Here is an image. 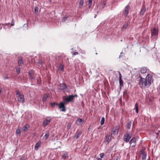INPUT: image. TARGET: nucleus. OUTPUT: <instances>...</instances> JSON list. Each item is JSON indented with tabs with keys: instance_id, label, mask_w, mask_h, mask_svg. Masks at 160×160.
I'll use <instances>...</instances> for the list:
<instances>
[{
	"instance_id": "1",
	"label": "nucleus",
	"mask_w": 160,
	"mask_h": 160,
	"mask_svg": "<svg viewBox=\"0 0 160 160\" xmlns=\"http://www.w3.org/2000/svg\"><path fill=\"white\" fill-rule=\"evenodd\" d=\"M140 79L139 80V85L141 88L145 87L146 86H149L151 84V76L148 74L146 77L145 79L142 78L141 75H139Z\"/></svg>"
},
{
	"instance_id": "2",
	"label": "nucleus",
	"mask_w": 160,
	"mask_h": 160,
	"mask_svg": "<svg viewBox=\"0 0 160 160\" xmlns=\"http://www.w3.org/2000/svg\"><path fill=\"white\" fill-rule=\"evenodd\" d=\"M64 101L63 102H60L58 104V108L61 111L64 112L66 111L65 105L68 103L69 101Z\"/></svg>"
},
{
	"instance_id": "3",
	"label": "nucleus",
	"mask_w": 160,
	"mask_h": 160,
	"mask_svg": "<svg viewBox=\"0 0 160 160\" xmlns=\"http://www.w3.org/2000/svg\"><path fill=\"white\" fill-rule=\"evenodd\" d=\"M58 88L60 90H63L64 91L68 89L67 84L65 83H60L58 86Z\"/></svg>"
},
{
	"instance_id": "4",
	"label": "nucleus",
	"mask_w": 160,
	"mask_h": 160,
	"mask_svg": "<svg viewBox=\"0 0 160 160\" xmlns=\"http://www.w3.org/2000/svg\"><path fill=\"white\" fill-rule=\"evenodd\" d=\"M131 137V135L129 133H126L123 137V140L124 141L128 142Z\"/></svg>"
},
{
	"instance_id": "5",
	"label": "nucleus",
	"mask_w": 160,
	"mask_h": 160,
	"mask_svg": "<svg viewBox=\"0 0 160 160\" xmlns=\"http://www.w3.org/2000/svg\"><path fill=\"white\" fill-rule=\"evenodd\" d=\"M77 97V95H69L67 96H63V100H73L74 98Z\"/></svg>"
},
{
	"instance_id": "6",
	"label": "nucleus",
	"mask_w": 160,
	"mask_h": 160,
	"mask_svg": "<svg viewBox=\"0 0 160 160\" xmlns=\"http://www.w3.org/2000/svg\"><path fill=\"white\" fill-rule=\"evenodd\" d=\"M16 93L18 100H24V95L23 94H21L20 92L18 90L16 91Z\"/></svg>"
},
{
	"instance_id": "7",
	"label": "nucleus",
	"mask_w": 160,
	"mask_h": 160,
	"mask_svg": "<svg viewBox=\"0 0 160 160\" xmlns=\"http://www.w3.org/2000/svg\"><path fill=\"white\" fill-rule=\"evenodd\" d=\"M158 30L157 28H154L151 31V35L152 36H156L158 35Z\"/></svg>"
},
{
	"instance_id": "8",
	"label": "nucleus",
	"mask_w": 160,
	"mask_h": 160,
	"mask_svg": "<svg viewBox=\"0 0 160 160\" xmlns=\"http://www.w3.org/2000/svg\"><path fill=\"white\" fill-rule=\"evenodd\" d=\"M50 119H49V118H46L43 122V127H45L50 122Z\"/></svg>"
},
{
	"instance_id": "9",
	"label": "nucleus",
	"mask_w": 160,
	"mask_h": 160,
	"mask_svg": "<svg viewBox=\"0 0 160 160\" xmlns=\"http://www.w3.org/2000/svg\"><path fill=\"white\" fill-rule=\"evenodd\" d=\"M119 75V83L120 85L122 86L123 85V81L122 79V75L120 72H118Z\"/></svg>"
},
{
	"instance_id": "10",
	"label": "nucleus",
	"mask_w": 160,
	"mask_h": 160,
	"mask_svg": "<svg viewBox=\"0 0 160 160\" xmlns=\"http://www.w3.org/2000/svg\"><path fill=\"white\" fill-rule=\"evenodd\" d=\"M34 73V71L33 70H30L28 72V74L30 77V79L31 80L33 79L34 78L32 76V74Z\"/></svg>"
},
{
	"instance_id": "11",
	"label": "nucleus",
	"mask_w": 160,
	"mask_h": 160,
	"mask_svg": "<svg viewBox=\"0 0 160 160\" xmlns=\"http://www.w3.org/2000/svg\"><path fill=\"white\" fill-rule=\"evenodd\" d=\"M82 132L78 130L76 134L75 135L74 137V138L77 139L81 135Z\"/></svg>"
},
{
	"instance_id": "12",
	"label": "nucleus",
	"mask_w": 160,
	"mask_h": 160,
	"mask_svg": "<svg viewBox=\"0 0 160 160\" xmlns=\"http://www.w3.org/2000/svg\"><path fill=\"white\" fill-rule=\"evenodd\" d=\"M129 9V6L127 5L125 8V11L124 12V15L126 16L128 13V11Z\"/></svg>"
},
{
	"instance_id": "13",
	"label": "nucleus",
	"mask_w": 160,
	"mask_h": 160,
	"mask_svg": "<svg viewBox=\"0 0 160 160\" xmlns=\"http://www.w3.org/2000/svg\"><path fill=\"white\" fill-rule=\"evenodd\" d=\"M18 63L19 66H22L23 64V61L22 58H19L18 59Z\"/></svg>"
},
{
	"instance_id": "14",
	"label": "nucleus",
	"mask_w": 160,
	"mask_h": 160,
	"mask_svg": "<svg viewBox=\"0 0 160 160\" xmlns=\"http://www.w3.org/2000/svg\"><path fill=\"white\" fill-rule=\"evenodd\" d=\"M146 8L144 6H142L140 12V16H142L144 14L146 11Z\"/></svg>"
},
{
	"instance_id": "15",
	"label": "nucleus",
	"mask_w": 160,
	"mask_h": 160,
	"mask_svg": "<svg viewBox=\"0 0 160 160\" xmlns=\"http://www.w3.org/2000/svg\"><path fill=\"white\" fill-rule=\"evenodd\" d=\"M111 139V137L109 135L107 134L106 135V139L104 141L105 142H107V143H108Z\"/></svg>"
},
{
	"instance_id": "16",
	"label": "nucleus",
	"mask_w": 160,
	"mask_h": 160,
	"mask_svg": "<svg viewBox=\"0 0 160 160\" xmlns=\"http://www.w3.org/2000/svg\"><path fill=\"white\" fill-rule=\"evenodd\" d=\"M83 121L81 119H78L76 121V123L78 124H81L83 123Z\"/></svg>"
},
{
	"instance_id": "17",
	"label": "nucleus",
	"mask_w": 160,
	"mask_h": 160,
	"mask_svg": "<svg viewBox=\"0 0 160 160\" xmlns=\"http://www.w3.org/2000/svg\"><path fill=\"white\" fill-rule=\"evenodd\" d=\"M118 132V130L117 129H113L111 132V134L113 135H116L117 134Z\"/></svg>"
},
{
	"instance_id": "18",
	"label": "nucleus",
	"mask_w": 160,
	"mask_h": 160,
	"mask_svg": "<svg viewBox=\"0 0 160 160\" xmlns=\"http://www.w3.org/2000/svg\"><path fill=\"white\" fill-rule=\"evenodd\" d=\"M141 155H142V160H145L146 159V154L145 153L144 151H141Z\"/></svg>"
},
{
	"instance_id": "19",
	"label": "nucleus",
	"mask_w": 160,
	"mask_h": 160,
	"mask_svg": "<svg viewBox=\"0 0 160 160\" xmlns=\"http://www.w3.org/2000/svg\"><path fill=\"white\" fill-rule=\"evenodd\" d=\"M147 71V68L146 67H142L141 68V72L142 73H144L146 72Z\"/></svg>"
},
{
	"instance_id": "20",
	"label": "nucleus",
	"mask_w": 160,
	"mask_h": 160,
	"mask_svg": "<svg viewBox=\"0 0 160 160\" xmlns=\"http://www.w3.org/2000/svg\"><path fill=\"white\" fill-rule=\"evenodd\" d=\"M84 3V0H80L79 3V8H81L83 6Z\"/></svg>"
},
{
	"instance_id": "21",
	"label": "nucleus",
	"mask_w": 160,
	"mask_h": 160,
	"mask_svg": "<svg viewBox=\"0 0 160 160\" xmlns=\"http://www.w3.org/2000/svg\"><path fill=\"white\" fill-rule=\"evenodd\" d=\"M64 66L62 64H60L58 68L59 71H63V70Z\"/></svg>"
},
{
	"instance_id": "22",
	"label": "nucleus",
	"mask_w": 160,
	"mask_h": 160,
	"mask_svg": "<svg viewBox=\"0 0 160 160\" xmlns=\"http://www.w3.org/2000/svg\"><path fill=\"white\" fill-rule=\"evenodd\" d=\"M136 141V138H133L130 141V143L131 144L132 143H135Z\"/></svg>"
},
{
	"instance_id": "23",
	"label": "nucleus",
	"mask_w": 160,
	"mask_h": 160,
	"mask_svg": "<svg viewBox=\"0 0 160 160\" xmlns=\"http://www.w3.org/2000/svg\"><path fill=\"white\" fill-rule=\"evenodd\" d=\"M132 122H128L127 124V128L128 129H130L131 126Z\"/></svg>"
},
{
	"instance_id": "24",
	"label": "nucleus",
	"mask_w": 160,
	"mask_h": 160,
	"mask_svg": "<svg viewBox=\"0 0 160 160\" xmlns=\"http://www.w3.org/2000/svg\"><path fill=\"white\" fill-rule=\"evenodd\" d=\"M40 143H37L36 145H35V149L36 150H37L38 149V148L39 147H40Z\"/></svg>"
},
{
	"instance_id": "25",
	"label": "nucleus",
	"mask_w": 160,
	"mask_h": 160,
	"mask_svg": "<svg viewBox=\"0 0 160 160\" xmlns=\"http://www.w3.org/2000/svg\"><path fill=\"white\" fill-rule=\"evenodd\" d=\"M138 104L137 102L135 105V109H136V112L137 113L138 112Z\"/></svg>"
},
{
	"instance_id": "26",
	"label": "nucleus",
	"mask_w": 160,
	"mask_h": 160,
	"mask_svg": "<svg viewBox=\"0 0 160 160\" xmlns=\"http://www.w3.org/2000/svg\"><path fill=\"white\" fill-rule=\"evenodd\" d=\"M28 125H26L24 127L22 128V130L25 132H26L28 130Z\"/></svg>"
},
{
	"instance_id": "27",
	"label": "nucleus",
	"mask_w": 160,
	"mask_h": 160,
	"mask_svg": "<svg viewBox=\"0 0 160 160\" xmlns=\"http://www.w3.org/2000/svg\"><path fill=\"white\" fill-rule=\"evenodd\" d=\"M92 2V0H89L88 6L89 8H90L91 6Z\"/></svg>"
},
{
	"instance_id": "28",
	"label": "nucleus",
	"mask_w": 160,
	"mask_h": 160,
	"mask_svg": "<svg viewBox=\"0 0 160 160\" xmlns=\"http://www.w3.org/2000/svg\"><path fill=\"white\" fill-rule=\"evenodd\" d=\"M105 122V118L104 117H102L101 119L100 124L101 125L104 124Z\"/></svg>"
},
{
	"instance_id": "29",
	"label": "nucleus",
	"mask_w": 160,
	"mask_h": 160,
	"mask_svg": "<svg viewBox=\"0 0 160 160\" xmlns=\"http://www.w3.org/2000/svg\"><path fill=\"white\" fill-rule=\"evenodd\" d=\"M49 136V133L46 134L44 136L43 138H45V140H46L48 138Z\"/></svg>"
},
{
	"instance_id": "30",
	"label": "nucleus",
	"mask_w": 160,
	"mask_h": 160,
	"mask_svg": "<svg viewBox=\"0 0 160 160\" xmlns=\"http://www.w3.org/2000/svg\"><path fill=\"white\" fill-rule=\"evenodd\" d=\"M38 8L37 7H36L35 8L34 10V12L35 13H37L38 12Z\"/></svg>"
},
{
	"instance_id": "31",
	"label": "nucleus",
	"mask_w": 160,
	"mask_h": 160,
	"mask_svg": "<svg viewBox=\"0 0 160 160\" xmlns=\"http://www.w3.org/2000/svg\"><path fill=\"white\" fill-rule=\"evenodd\" d=\"M68 155V154L67 153H64L63 155H62V158L63 159H65L66 158Z\"/></svg>"
},
{
	"instance_id": "32",
	"label": "nucleus",
	"mask_w": 160,
	"mask_h": 160,
	"mask_svg": "<svg viewBox=\"0 0 160 160\" xmlns=\"http://www.w3.org/2000/svg\"><path fill=\"white\" fill-rule=\"evenodd\" d=\"M128 26V23H126L124 25L122 28V29H125L127 28Z\"/></svg>"
},
{
	"instance_id": "33",
	"label": "nucleus",
	"mask_w": 160,
	"mask_h": 160,
	"mask_svg": "<svg viewBox=\"0 0 160 160\" xmlns=\"http://www.w3.org/2000/svg\"><path fill=\"white\" fill-rule=\"evenodd\" d=\"M48 96L47 94H45L43 96V100H46L48 99Z\"/></svg>"
},
{
	"instance_id": "34",
	"label": "nucleus",
	"mask_w": 160,
	"mask_h": 160,
	"mask_svg": "<svg viewBox=\"0 0 160 160\" xmlns=\"http://www.w3.org/2000/svg\"><path fill=\"white\" fill-rule=\"evenodd\" d=\"M21 133V130L19 129H18L16 131V134H17L19 135Z\"/></svg>"
},
{
	"instance_id": "35",
	"label": "nucleus",
	"mask_w": 160,
	"mask_h": 160,
	"mask_svg": "<svg viewBox=\"0 0 160 160\" xmlns=\"http://www.w3.org/2000/svg\"><path fill=\"white\" fill-rule=\"evenodd\" d=\"M51 105L52 106V107H54V106L55 105H57L58 106V103H57L55 102H54L53 103H52V102L51 103Z\"/></svg>"
},
{
	"instance_id": "36",
	"label": "nucleus",
	"mask_w": 160,
	"mask_h": 160,
	"mask_svg": "<svg viewBox=\"0 0 160 160\" xmlns=\"http://www.w3.org/2000/svg\"><path fill=\"white\" fill-rule=\"evenodd\" d=\"M16 72L17 74H19L20 73V68H18L16 69Z\"/></svg>"
},
{
	"instance_id": "37",
	"label": "nucleus",
	"mask_w": 160,
	"mask_h": 160,
	"mask_svg": "<svg viewBox=\"0 0 160 160\" xmlns=\"http://www.w3.org/2000/svg\"><path fill=\"white\" fill-rule=\"evenodd\" d=\"M67 18H68V17H67V16H65L64 17H63V18H62V21L65 22Z\"/></svg>"
},
{
	"instance_id": "38",
	"label": "nucleus",
	"mask_w": 160,
	"mask_h": 160,
	"mask_svg": "<svg viewBox=\"0 0 160 160\" xmlns=\"http://www.w3.org/2000/svg\"><path fill=\"white\" fill-rule=\"evenodd\" d=\"M14 20L12 19L11 22V25L12 26H13L14 25Z\"/></svg>"
},
{
	"instance_id": "39",
	"label": "nucleus",
	"mask_w": 160,
	"mask_h": 160,
	"mask_svg": "<svg viewBox=\"0 0 160 160\" xmlns=\"http://www.w3.org/2000/svg\"><path fill=\"white\" fill-rule=\"evenodd\" d=\"M105 5V2H103L102 4V8H103Z\"/></svg>"
},
{
	"instance_id": "40",
	"label": "nucleus",
	"mask_w": 160,
	"mask_h": 160,
	"mask_svg": "<svg viewBox=\"0 0 160 160\" xmlns=\"http://www.w3.org/2000/svg\"><path fill=\"white\" fill-rule=\"evenodd\" d=\"M104 155V154L103 153H102L100 154V156L101 158H102L103 157Z\"/></svg>"
},
{
	"instance_id": "41",
	"label": "nucleus",
	"mask_w": 160,
	"mask_h": 160,
	"mask_svg": "<svg viewBox=\"0 0 160 160\" xmlns=\"http://www.w3.org/2000/svg\"><path fill=\"white\" fill-rule=\"evenodd\" d=\"M27 24H25L23 25V27H24L25 28H27Z\"/></svg>"
},
{
	"instance_id": "42",
	"label": "nucleus",
	"mask_w": 160,
	"mask_h": 160,
	"mask_svg": "<svg viewBox=\"0 0 160 160\" xmlns=\"http://www.w3.org/2000/svg\"><path fill=\"white\" fill-rule=\"evenodd\" d=\"M71 125L70 124H68L67 125V128L69 129L71 127Z\"/></svg>"
},
{
	"instance_id": "43",
	"label": "nucleus",
	"mask_w": 160,
	"mask_h": 160,
	"mask_svg": "<svg viewBox=\"0 0 160 160\" xmlns=\"http://www.w3.org/2000/svg\"><path fill=\"white\" fill-rule=\"evenodd\" d=\"M8 78H9L8 77H5L3 78V79H4V80H7V79H8Z\"/></svg>"
},
{
	"instance_id": "44",
	"label": "nucleus",
	"mask_w": 160,
	"mask_h": 160,
	"mask_svg": "<svg viewBox=\"0 0 160 160\" xmlns=\"http://www.w3.org/2000/svg\"><path fill=\"white\" fill-rule=\"evenodd\" d=\"M118 158L117 157H115L112 160H118Z\"/></svg>"
},
{
	"instance_id": "45",
	"label": "nucleus",
	"mask_w": 160,
	"mask_h": 160,
	"mask_svg": "<svg viewBox=\"0 0 160 160\" xmlns=\"http://www.w3.org/2000/svg\"><path fill=\"white\" fill-rule=\"evenodd\" d=\"M78 54V53L77 52H74L73 54V55H77Z\"/></svg>"
},
{
	"instance_id": "46",
	"label": "nucleus",
	"mask_w": 160,
	"mask_h": 160,
	"mask_svg": "<svg viewBox=\"0 0 160 160\" xmlns=\"http://www.w3.org/2000/svg\"><path fill=\"white\" fill-rule=\"evenodd\" d=\"M20 160H25V158L24 157L21 158Z\"/></svg>"
},
{
	"instance_id": "47",
	"label": "nucleus",
	"mask_w": 160,
	"mask_h": 160,
	"mask_svg": "<svg viewBox=\"0 0 160 160\" xmlns=\"http://www.w3.org/2000/svg\"><path fill=\"white\" fill-rule=\"evenodd\" d=\"M2 88L1 87H0V94L1 93V92L2 91Z\"/></svg>"
},
{
	"instance_id": "48",
	"label": "nucleus",
	"mask_w": 160,
	"mask_h": 160,
	"mask_svg": "<svg viewBox=\"0 0 160 160\" xmlns=\"http://www.w3.org/2000/svg\"><path fill=\"white\" fill-rule=\"evenodd\" d=\"M84 52H85L84 51H82V50L81 52V53H84Z\"/></svg>"
},
{
	"instance_id": "49",
	"label": "nucleus",
	"mask_w": 160,
	"mask_h": 160,
	"mask_svg": "<svg viewBox=\"0 0 160 160\" xmlns=\"http://www.w3.org/2000/svg\"><path fill=\"white\" fill-rule=\"evenodd\" d=\"M20 101V102L23 103L24 101L22 100V101Z\"/></svg>"
},
{
	"instance_id": "50",
	"label": "nucleus",
	"mask_w": 160,
	"mask_h": 160,
	"mask_svg": "<svg viewBox=\"0 0 160 160\" xmlns=\"http://www.w3.org/2000/svg\"><path fill=\"white\" fill-rule=\"evenodd\" d=\"M122 57V56L120 55L119 56V58H120L121 57Z\"/></svg>"
},
{
	"instance_id": "51",
	"label": "nucleus",
	"mask_w": 160,
	"mask_h": 160,
	"mask_svg": "<svg viewBox=\"0 0 160 160\" xmlns=\"http://www.w3.org/2000/svg\"><path fill=\"white\" fill-rule=\"evenodd\" d=\"M98 160H101V159L100 158H98Z\"/></svg>"
},
{
	"instance_id": "52",
	"label": "nucleus",
	"mask_w": 160,
	"mask_h": 160,
	"mask_svg": "<svg viewBox=\"0 0 160 160\" xmlns=\"http://www.w3.org/2000/svg\"><path fill=\"white\" fill-rule=\"evenodd\" d=\"M49 0V2H51V1H52V0Z\"/></svg>"
},
{
	"instance_id": "53",
	"label": "nucleus",
	"mask_w": 160,
	"mask_h": 160,
	"mask_svg": "<svg viewBox=\"0 0 160 160\" xmlns=\"http://www.w3.org/2000/svg\"><path fill=\"white\" fill-rule=\"evenodd\" d=\"M135 145H132V146H134Z\"/></svg>"
},
{
	"instance_id": "54",
	"label": "nucleus",
	"mask_w": 160,
	"mask_h": 160,
	"mask_svg": "<svg viewBox=\"0 0 160 160\" xmlns=\"http://www.w3.org/2000/svg\"><path fill=\"white\" fill-rule=\"evenodd\" d=\"M96 16H95L94 18H96Z\"/></svg>"
},
{
	"instance_id": "55",
	"label": "nucleus",
	"mask_w": 160,
	"mask_h": 160,
	"mask_svg": "<svg viewBox=\"0 0 160 160\" xmlns=\"http://www.w3.org/2000/svg\"><path fill=\"white\" fill-rule=\"evenodd\" d=\"M122 52H121V54H122Z\"/></svg>"
},
{
	"instance_id": "56",
	"label": "nucleus",
	"mask_w": 160,
	"mask_h": 160,
	"mask_svg": "<svg viewBox=\"0 0 160 160\" xmlns=\"http://www.w3.org/2000/svg\"><path fill=\"white\" fill-rule=\"evenodd\" d=\"M148 160H149V159H148Z\"/></svg>"
},
{
	"instance_id": "57",
	"label": "nucleus",
	"mask_w": 160,
	"mask_h": 160,
	"mask_svg": "<svg viewBox=\"0 0 160 160\" xmlns=\"http://www.w3.org/2000/svg\"><path fill=\"white\" fill-rule=\"evenodd\" d=\"M159 100H160V99Z\"/></svg>"
}]
</instances>
